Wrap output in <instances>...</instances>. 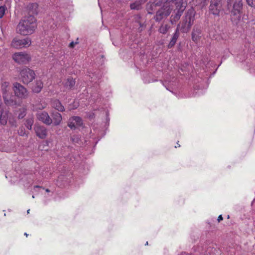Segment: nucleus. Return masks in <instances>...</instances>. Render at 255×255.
I'll return each instance as SVG.
<instances>
[{
  "label": "nucleus",
  "instance_id": "f257e3e1",
  "mask_svg": "<svg viewBox=\"0 0 255 255\" xmlns=\"http://www.w3.org/2000/svg\"><path fill=\"white\" fill-rule=\"evenodd\" d=\"M36 27V19L30 15L20 20L17 26L16 31L21 35H27L32 34Z\"/></svg>",
  "mask_w": 255,
  "mask_h": 255
},
{
  "label": "nucleus",
  "instance_id": "f03ea898",
  "mask_svg": "<svg viewBox=\"0 0 255 255\" xmlns=\"http://www.w3.org/2000/svg\"><path fill=\"white\" fill-rule=\"evenodd\" d=\"M0 85V91L4 104L8 106L17 105L18 102L12 95L9 81L6 79L1 78Z\"/></svg>",
  "mask_w": 255,
  "mask_h": 255
},
{
  "label": "nucleus",
  "instance_id": "7ed1b4c3",
  "mask_svg": "<svg viewBox=\"0 0 255 255\" xmlns=\"http://www.w3.org/2000/svg\"><path fill=\"white\" fill-rule=\"evenodd\" d=\"M243 7L242 0H227V8L231 12V18L235 24L241 20V12Z\"/></svg>",
  "mask_w": 255,
  "mask_h": 255
},
{
  "label": "nucleus",
  "instance_id": "20e7f679",
  "mask_svg": "<svg viewBox=\"0 0 255 255\" xmlns=\"http://www.w3.org/2000/svg\"><path fill=\"white\" fill-rule=\"evenodd\" d=\"M172 10V7L170 5V2H166L162 7L157 11L154 17L155 20L157 22H159L164 18H165L170 15Z\"/></svg>",
  "mask_w": 255,
  "mask_h": 255
},
{
  "label": "nucleus",
  "instance_id": "39448f33",
  "mask_svg": "<svg viewBox=\"0 0 255 255\" xmlns=\"http://www.w3.org/2000/svg\"><path fill=\"white\" fill-rule=\"evenodd\" d=\"M19 74L20 79L24 84L30 83L35 77L34 71L26 67L20 70Z\"/></svg>",
  "mask_w": 255,
  "mask_h": 255
},
{
  "label": "nucleus",
  "instance_id": "423d86ee",
  "mask_svg": "<svg viewBox=\"0 0 255 255\" xmlns=\"http://www.w3.org/2000/svg\"><path fill=\"white\" fill-rule=\"evenodd\" d=\"M13 90L14 93V96L18 99H25L28 96V91L27 89L18 82H15L13 83Z\"/></svg>",
  "mask_w": 255,
  "mask_h": 255
},
{
  "label": "nucleus",
  "instance_id": "0eeeda50",
  "mask_svg": "<svg viewBox=\"0 0 255 255\" xmlns=\"http://www.w3.org/2000/svg\"><path fill=\"white\" fill-rule=\"evenodd\" d=\"M12 58L15 62L21 64H27L31 60L30 56L23 52L15 53L12 55Z\"/></svg>",
  "mask_w": 255,
  "mask_h": 255
},
{
  "label": "nucleus",
  "instance_id": "6e6552de",
  "mask_svg": "<svg viewBox=\"0 0 255 255\" xmlns=\"http://www.w3.org/2000/svg\"><path fill=\"white\" fill-rule=\"evenodd\" d=\"M222 0H211L209 6V12L214 16H219L222 9Z\"/></svg>",
  "mask_w": 255,
  "mask_h": 255
},
{
  "label": "nucleus",
  "instance_id": "1a4fd4ad",
  "mask_svg": "<svg viewBox=\"0 0 255 255\" xmlns=\"http://www.w3.org/2000/svg\"><path fill=\"white\" fill-rule=\"evenodd\" d=\"M31 43V41L29 38L27 37L21 39L15 38L11 41V45L14 48L18 49L27 47L30 45Z\"/></svg>",
  "mask_w": 255,
  "mask_h": 255
},
{
  "label": "nucleus",
  "instance_id": "9d476101",
  "mask_svg": "<svg viewBox=\"0 0 255 255\" xmlns=\"http://www.w3.org/2000/svg\"><path fill=\"white\" fill-rule=\"evenodd\" d=\"M37 119L47 125H50L52 123V120L45 111H39L36 114Z\"/></svg>",
  "mask_w": 255,
  "mask_h": 255
},
{
  "label": "nucleus",
  "instance_id": "9b49d317",
  "mask_svg": "<svg viewBox=\"0 0 255 255\" xmlns=\"http://www.w3.org/2000/svg\"><path fill=\"white\" fill-rule=\"evenodd\" d=\"M83 122L82 119L77 116H74L70 118L68 122V126L71 129H75L77 128L82 125Z\"/></svg>",
  "mask_w": 255,
  "mask_h": 255
},
{
  "label": "nucleus",
  "instance_id": "f8f14e48",
  "mask_svg": "<svg viewBox=\"0 0 255 255\" xmlns=\"http://www.w3.org/2000/svg\"><path fill=\"white\" fill-rule=\"evenodd\" d=\"M34 130L36 135L40 138L44 139L47 134V130L42 126L36 125L34 127Z\"/></svg>",
  "mask_w": 255,
  "mask_h": 255
},
{
  "label": "nucleus",
  "instance_id": "ddd939ff",
  "mask_svg": "<svg viewBox=\"0 0 255 255\" xmlns=\"http://www.w3.org/2000/svg\"><path fill=\"white\" fill-rule=\"evenodd\" d=\"M196 12L194 9H189L186 13L185 20L188 22V23L192 25L195 20Z\"/></svg>",
  "mask_w": 255,
  "mask_h": 255
},
{
  "label": "nucleus",
  "instance_id": "4468645a",
  "mask_svg": "<svg viewBox=\"0 0 255 255\" xmlns=\"http://www.w3.org/2000/svg\"><path fill=\"white\" fill-rule=\"evenodd\" d=\"M191 26L188 23V22L184 20L182 22L178 24L176 30L178 32L181 31L183 33H187L190 30Z\"/></svg>",
  "mask_w": 255,
  "mask_h": 255
},
{
  "label": "nucleus",
  "instance_id": "2eb2a0df",
  "mask_svg": "<svg viewBox=\"0 0 255 255\" xmlns=\"http://www.w3.org/2000/svg\"><path fill=\"white\" fill-rule=\"evenodd\" d=\"M169 2H170V5L172 7V4H174L176 5L177 10L183 12L186 6L183 3V0H172Z\"/></svg>",
  "mask_w": 255,
  "mask_h": 255
},
{
  "label": "nucleus",
  "instance_id": "dca6fc26",
  "mask_svg": "<svg viewBox=\"0 0 255 255\" xmlns=\"http://www.w3.org/2000/svg\"><path fill=\"white\" fill-rule=\"evenodd\" d=\"M9 118V112L8 111L3 110L0 111V123L1 125H5Z\"/></svg>",
  "mask_w": 255,
  "mask_h": 255
},
{
  "label": "nucleus",
  "instance_id": "f3484780",
  "mask_svg": "<svg viewBox=\"0 0 255 255\" xmlns=\"http://www.w3.org/2000/svg\"><path fill=\"white\" fill-rule=\"evenodd\" d=\"M201 30L200 28L194 27L192 33V39L194 42H197L201 37Z\"/></svg>",
  "mask_w": 255,
  "mask_h": 255
},
{
  "label": "nucleus",
  "instance_id": "a211bd4d",
  "mask_svg": "<svg viewBox=\"0 0 255 255\" xmlns=\"http://www.w3.org/2000/svg\"><path fill=\"white\" fill-rule=\"evenodd\" d=\"M51 106L55 110L60 112H63L65 110L64 106H62L61 102L58 100H53L51 102Z\"/></svg>",
  "mask_w": 255,
  "mask_h": 255
},
{
  "label": "nucleus",
  "instance_id": "6ab92c4d",
  "mask_svg": "<svg viewBox=\"0 0 255 255\" xmlns=\"http://www.w3.org/2000/svg\"><path fill=\"white\" fill-rule=\"evenodd\" d=\"M43 86V83L41 80H36L32 87V91L34 93H38L41 91Z\"/></svg>",
  "mask_w": 255,
  "mask_h": 255
},
{
  "label": "nucleus",
  "instance_id": "aec40b11",
  "mask_svg": "<svg viewBox=\"0 0 255 255\" xmlns=\"http://www.w3.org/2000/svg\"><path fill=\"white\" fill-rule=\"evenodd\" d=\"M52 117L54 125L55 126L59 125L62 121L61 115L59 113L55 112L52 114Z\"/></svg>",
  "mask_w": 255,
  "mask_h": 255
},
{
  "label": "nucleus",
  "instance_id": "412c9836",
  "mask_svg": "<svg viewBox=\"0 0 255 255\" xmlns=\"http://www.w3.org/2000/svg\"><path fill=\"white\" fill-rule=\"evenodd\" d=\"M38 4L36 2L30 3L27 5V9L31 14H37Z\"/></svg>",
  "mask_w": 255,
  "mask_h": 255
},
{
  "label": "nucleus",
  "instance_id": "4be33fe9",
  "mask_svg": "<svg viewBox=\"0 0 255 255\" xmlns=\"http://www.w3.org/2000/svg\"><path fill=\"white\" fill-rule=\"evenodd\" d=\"M170 28V26L169 25L163 23L159 27L158 31L161 34H165L167 33Z\"/></svg>",
  "mask_w": 255,
  "mask_h": 255
},
{
  "label": "nucleus",
  "instance_id": "5701e85b",
  "mask_svg": "<svg viewBox=\"0 0 255 255\" xmlns=\"http://www.w3.org/2000/svg\"><path fill=\"white\" fill-rule=\"evenodd\" d=\"M179 36V32L176 30L175 33H174V34L172 37V39H171V40L169 43V45H168L169 48L172 47L175 44Z\"/></svg>",
  "mask_w": 255,
  "mask_h": 255
},
{
  "label": "nucleus",
  "instance_id": "b1692460",
  "mask_svg": "<svg viewBox=\"0 0 255 255\" xmlns=\"http://www.w3.org/2000/svg\"><path fill=\"white\" fill-rule=\"evenodd\" d=\"M75 84V80L72 78H68L64 83V86L67 89H71Z\"/></svg>",
  "mask_w": 255,
  "mask_h": 255
},
{
  "label": "nucleus",
  "instance_id": "393cba45",
  "mask_svg": "<svg viewBox=\"0 0 255 255\" xmlns=\"http://www.w3.org/2000/svg\"><path fill=\"white\" fill-rule=\"evenodd\" d=\"M46 107V104H41V103H38L37 104H35L33 105V111H36L38 110H42L44 109Z\"/></svg>",
  "mask_w": 255,
  "mask_h": 255
},
{
  "label": "nucleus",
  "instance_id": "a878e982",
  "mask_svg": "<svg viewBox=\"0 0 255 255\" xmlns=\"http://www.w3.org/2000/svg\"><path fill=\"white\" fill-rule=\"evenodd\" d=\"M33 124V120L32 119H29L26 120L25 126L28 129H31Z\"/></svg>",
  "mask_w": 255,
  "mask_h": 255
},
{
  "label": "nucleus",
  "instance_id": "bb28decb",
  "mask_svg": "<svg viewBox=\"0 0 255 255\" xmlns=\"http://www.w3.org/2000/svg\"><path fill=\"white\" fill-rule=\"evenodd\" d=\"M140 4L139 2H135L130 4V7L132 9H138L140 8Z\"/></svg>",
  "mask_w": 255,
  "mask_h": 255
},
{
  "label": "nucleus",
  "instance_id": "cd10ccee",
  "mask_svg": "<svg viewBox=\"0 0 255 255\" xmlns=\"http://www.w3.org/2000/svg\"><path fill=\"white\" fill-rule=\"evenodd\" d=\"M6 9L7 8L5 5H2L0 6V18L3 17Z\"/></svg>",
  "mask_w": 255,
  "mask_h": 255
},
{
  "label": "nucleus",
  "instance_id": "c85d7f7f",
  "mask_svg": "<svg viewBox=\"0 0 255 255\" xmlns=\"http://www.w3.org/2000/svg\"><path fill=\"white\" fill-rule=\"evenodd\" d=\"M183 12L181 11L177 10L176 13L173 15V17L177 20H179L182 15Z\"/></svg>",
  "mask_w": 255,
  "mask_h": 255
},
{
  "label": "nucleus",
  "instance_id": "c756f323",
  "mask_svg": "<svg viewBox=\"0 0 255 255\" xmlns=\"http://www.w3.org/2000/svg\"><path fill=\"white\" fill-rule=\"evenodd\" d=\"M26 115V110L23 109L21 113L18 115V118L19 119H22Z\"/></svg>",
  "mask_w": 255,
  "mask_h": 255
},
{
  "label": "nucleus",
  "instance_id": "7c9ffc66",
  "mask_svg": "<svg viewBox=\"0 0 255 255\" xmlns=\"http://www.w3.org/2000/svg\"><path fill=\"white\" fill-rule=\"evenodd\" d=\"M246 1L249 5L252 7L255 6V0H246Z\"/></svg>",
  "mask_w": 255,
  "mask_h": 255
},
{
  "label": "nucleus",
  "instance_id": "2f4dec72",
  "mask_svg": "<svg viewBox=\"0 0 255 255\" xmlns=\"http://www.w3.org/2000/svg\"><path fill=\"white\" fill-rule=\"evenodd\" d=\"M18 133L20 136H24L25 134V129L23 128H21L18 130Z\"/></svg>",
  "mask_w": 255,
  "mask_h": 255
},
{
  "label": "nucleus",
  "instance_id": "473e14b6",
  "mask_svg": "<svg viewBox=\"0 0 255 255\" xmlns=\"http://www.w3.org/2000/svg\"><path fill=\"white\" fill-rule=\"evenodd\" d=\"M9 123L12 126H16V121L13 118H9Z\"/></svg>",
  "mask_w": 255,
  "mask_h": 255
},
{
  "label": "nucleus",
  "instance_id": "72a5a7b5",
  "mask_svg": "<svg viewBox=\"0 0 255 255\" xmlns=\"http://www.w3.org/2000/svg\"><path fill=\"white\" fill-rule=\"evenodd\" d=\"M178 20L176 19L174 17H173V15H172L171 17H170V22L171 23L173 24L174 23H176V22Z\"/></svg>",
  "mask_w": 255,
  "mask_h": 255
},
{
  "label": "nucleus",
  "instance_id": "f704fd0d",
  "mask_svg": "<svg viewBox=\"0 0 255 255\" xmlns=\"http://www.w3.org/2000/svg\"><path fill=\"white\" fill-rule=\"evenodd\" d=\"M38 189L45 190V189L41 186H34L33 190L34 191H35V192L37 191Z\"/></svg>",
  "mask_w": 255,
  "mask_h": 255
},
{
  "label": "nucleus",
  "instance_id": "c9c22d12",
  "mask_svg": "<svg viewBox=\"0 0 255 255\" xmlns=\"http://www.w3.org/2000/svg\"><path fill=\"white\" fill-rule=\"evenodd\" d=\"M77 43H78L77 42L72 41L70 43V44L69 45V47L70 48H73V47H74L75 45L77 44Z\"/></svg>",
  "mask_w": 255,
  "mask_h": 255
},
{
  "label": "nucleus",
  "instance_id": "e433bc0d",
  "mask_svg": "<svg viewBox=\"0 0 255 255\" xmlns=\"http://www.w3.org/2000/svg\"><path fill=\"white\" fill-rule=\"evenodd\" d=\"M89 77H91V79H92V82H94L95 81V80L97 78V77H96L95 75L94 74H93V76H91V75H89Z\"/></svg>",
  "mask_w": 255,
  "mask_h": 255
},
{
  "label": "nucleus",
  "instance_id": "4c0bfd02",
  "mask_svg": "<svg viewBox=\"0 0 255 255\" xmlns=\"http://www.w3.org/2000/svg\"><path fill=\"white\" fill-rule=\"evenodd\" d=\"M223 218L222 217V216L221 215H220L219 217H218V222H220L221 221L223 220Z\"/></svg>",
  "mask_w": 255,
  "mask_h": 255
},
{
  "label": "nucleus",
  "instance_id": "58836bf2",
  "mask_svg": "<svg viewBox=\"0 0 255 255\" xmlns=\"http://www.w3.org/2000/svg\"><path fill=\"white\" fill-rule=\"evenodd\" d=\"M78 138H77V139H75L74 137H72V139L73 141H75V142H77L78 140Z\"/></svg>",
  "mask_w": 255,
  "mask_h": 255
},
{
  "label": "nucleus",
  "instance_id": "ea45409f",
  "mask_svg": "<svg viewBox=\"0 0 255 255\" xmlns=\"http://www.w3.org/2000/svg\"><path fill=\"white\" fill-rule=\"evenodd\" d=\"M148 9V13H149V14H152V12L151 11H150L148 8H147Z\"/></svg>",
  "mask_w": 255,
  "mask_h": 255
},
{
  "label": "nucleus",
  "instance_id": "a19ab883",
  "mask_svg": "<svg viewBox=\"0 0 255 255\" xmlns=\"http://www.w3.org/2000/svg\"><path fill=\"white\" fill-rule=\"evenodd\" d=\"M45 190V191H46V192H47V193L50 192V190H49L48 189H46Z\"/></svg>",
  "mask_w": 255,
  "mask_h": 255
},
{
  "label": "nucleus",
  "instance_id": "79ce46f5",
  "mask_svg": "<svg viewBox=\"0 0 255 255\" xmlns=\"http://www.w3.org/2000/svg\"><path fill=\"white\" fill-rule=\"evenodd\" d=\"M155 6V5L154 4H150V6L151 7H152V6Z\"/></svg>",
  "mask_w": 255,
  "mask_h": 255
},
{
  "label": "nucleus",
  "instance_id": "37998d69",
  "mask_svg": "<svg viewBox=\"0 0 255 255\" xmlns=\"http://www.w3.org/2000/svg\"><path fill=\"white\" fill-rule=\"evenodd\" d=\"M29 211H30V210H29V209H28V210L27 211V213H29Z\"/></svg>",
  "mask_w": 255,
  "mask_h": 255
},
{
  "label": "nucleus",
  "instance_id": "c03bdc74",
  "mask_svg": "<svg viewBox=\"0 0 255 255\" xmlns=\"http://www.w3.org/2000/svg\"><path fill=\"white\" fill-rule=\"evenodd\" d=\"M24 235H25L26 237H27L28 235L25 233H24Z\"/></svg>",
  "mask_w": 255,
  "mask_h": 255
},
{
  "label": "nucleus",
  "instance_id": "a18cd8bd",
  "mask_svg": "<svg viewBox=\"0 0 255 255\" xmlns=\"http://www.w3.org/2000/svg\"><path fill=\"white\" fill-rule=\"evenodd\" d=\"M145 245H148V242H147Z\"/></svg>",
  "mask_w": 255,
  "mask_h": 255
}]
</instances>
